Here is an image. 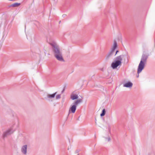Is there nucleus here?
<instances>
[{
	"instance_id": "nucleus-19",
	"label": "nucleus",
	"mask_w": 155,
	"mask_h": 155,
	"mask_svg": "<svg viewBox=\"0 0 155 155\" xmlns=\"http://www.w3.org/2000/svg\"><path fill=\"white\" fill-rule=\"evenodd\" d=\"M119 52V51L118 50H117L116 52V53L114 55V56L116 55L117 53L118 52Z\"/></svg>"
},
{
	"instance_id": "nucleus-14",
	"label": "nucleus",
	"mask_w": 155,
	"mask_h": 155,
	"mask_svg": "<svg viewBox=\"0 0 155 155\" xmlns=\"http://www.w3.org/2000/svg\"><path fill=\"white\" fill-rule=\"evenodd\" d=\"M21 4L20 3H14L12 5H11L10 6V7H18Z\"/></svg>"
},
{
	"instance_id": "nucleus-2",
	"label": "nucleus",
	"mask_w": 155,
	"mask_h": 155,
	"mask_svg": "<svg viewBox=\"0 0 155 155\" xmlns=\"http://www.w3.org/2000/svg\"><path fill=\"white\" fill-rule=\"evenodd\" d=\"M124 55H120L115 58V60L112 63L111 67L113 69L116 68L117 67L121 65L122 61Z\"/></svg>"
},
{
	"instance_id": "nucleus-6",
	"label": "nucleus",
	"mask_w": 155,
	"mask_h": 155,
	"mask_svg": "<svg viewBox=\"0 0 155 155\" xmlns=\"http://www.w3.org/2000/svg\"><path fill=\"white\" fill-rule=\"evenodd\" d=\"M149 56V54H143L142 55L140 61H142L146 63Z\"/></svg>"
},
{
	"instance_id": "nucleus-12",
	"label": "nucleus",
	"mask_w": 155,
	"mask_h": 155,
	"mask_svg": "<svg viewBox=\"0 0 155 155\" xmlns=\"http://www.w3.org/2000/svg\"><path fill=\"white\" fill-rule=\"evenodd\" d=\"M78 96L77 94H72L71 95V98L72 100H74L78 99Z\"/></svg>"
},
{
	"instance_id": "nucleus-10",
	"label": "nucleus",
	"mask_w": 155,
	"mask_h": 155,
	"mask_svg": "<svg viewBox=\"0 0 155 155\" xmlns=\"http://www.w3.org/2000/svg\"><path fill=\"white\" fill-rule=\"evenodd\" d=\"M82 102V100L81 99H79L76 101H75L73 103V104L76 105V106L78 105V104H80Z\"/></svg>"
},
{
	"instance_id": "nucleus-18",
	"label": "nucleus",
	"mask_w": 155,
	"mask_h": 155,
	"mask_svg": "<svg viewBox=\"0 0 155 155\" xmlns=\"http://www.w3.org/2000/svg\"><path fill=\"white\" fill-rule=\"evenodd\" d=\"M79 150H76L75 152V153H78V152H79Z\"/></svg>"
},
{
	"instance_id": "nucleus-16",
	"label": "nucleus",
	"mask_w": 155,
	"mask_h": 155,
	"mask_svg": "<svg viewBox=\"0 0 155 155\" xmlns=\"http://www.w3.org/2000/svg\"><path fill=\"white\" fill-rule=\"evenodd\" d=\"M61 97V94H58L56 96V99L57 100L60 99Z\"/></svg>"
},
{
	"instance_id": "nucleus-3",
	"label": "nucleus",
	"mask_w": 155,
	"mask_h": 155,
	"mask_svg": "<svg viewBox=\"0 0 155 155\" xmlns=\"http://www.w3.org/2000/svg\"><path fill=\"white\" fill-rule=\"evenodd\" d=\"M145 64V63L143 62L142 61H140L137 69V73L138 74H139L140 73L142 70L143 69Z\"/></svg>"
},
{
	"instance_id": "nucleus-17",
	"label": "nucleus",
	"mask_w": 155,
	"mask_h": 155,
	"mask_svg": "<svg viewBox=\"0 0 155 155\" xmlns=\"http://www.w3.org/2000/svg\"><path fill=\"white\" fill-rule=\"evenodd\" d=\"M106 140H107V141H109L110 140V137H104Z\"/></svg>"
},
{
	"instance_id": "nucleus-24",
	"label": "nucleus",
	"mask_w": 155,
	"mask_h": 155,
	"mask_svg": "<svg viewBox=\"0 0 155 155\" xmlns=\"http://www.w3.org/2000/svg\"><path fill=\"white\" fill-rule=\"evenodd\" d=\"M78 155H79V154H78Z\"/></svg>"
},
{
	"instance_id": "nucleus-4",
	"label": "nucleus",
	"mask_w": 155,
	"mask_h": 155,
	"mask_svg": "<svg viewBox=\"0 0 155 155\" xmlns=\"http://www.w3.org/2000/svg\"><path fill=\"white\" fill-rule=\"evenodd\" d=\"M14 131L15 130H13L12 128L8 129L3 134V137H5L11 134H12Z\"/></svg>"
},
{
	"instance_id": "nucleus-11",
	"label": "nucleus",
	"mask_w": 155,
	"mask_h": 155,
	"mask_svg": "<svg viewBox=\"0 0 155 155\" xmlns=\"http://www.w3.org/2000/svg\"><path fill=\"white\" fill-rule=\"evenodd\" d=\"M57 92H56L52 94H48L47 95V97L48 98H54Z\"/></svg>"
},
{
	"instance_id": "nucleus-8",
	"label": "nucleus",
	"mask_w": 155,
	"mask_h": 155,
	"mask_svg": "<svg viewBox=\"0 0 155 155\" xmlns=\"http://www.w3.org/2000/svg\"><path fill=\"white\" fill-rule=\"evenodd\" d=\"M27 145H25L22 146L21 149V152L24 154H26L27 153Z\"/></svg>"
},
{
	"instance_id": "nucleus-7",
	"label": "nucleus",
	"mask_w": 155,
	"mask_h": 155,
	"mask_svg": "<svg viewBox=\"0 0 155 155\" xmlns=\"http://www.w3.org/2000/svg\"><path fill=\"white\" fill-rule=\"evenodd\" d=\"M76 107L77 106L74 104H73L71 106V107H70L69 110L68 115L71 112L73 113H74L75 112L76 109Z\"/></svg>"
},
{
	"instance_id": "nucleus-9",
	"label": "nucleus",
	"mask_w": 155,
	"mask_h": 155,
	"mask_svg": "<svg viewBox=\"0 0 155 155\" xmlns=\"http://www.w3.org/2000/svg\"><path fill=\"white\" fill-rule=\"evenodd\" d=\"M133 84L130 82H128L124 84V87H130L132 86Z\"/></svg>"
},
{
	"instance_id": "nucleus-23",
	"label": "nucleus",
	"mask_w": 155,
	"mask_h": 155,
	"mask_svg": "<svg viewBox=\"0 0 155 155\" xmlns=\"http://www.w3.org/2000/svg\"><path fill=\"white\" fill-rule=\"evenodd\" d=\"M61 21H60L59 22V23H61Z\"/></svg>"
},
{
	"instance_id": "nucleus-20",
	"label": "nucleus",
	"mask_w": 155,
	"mask_h": 155,
	"mask_svg": "<svg viewBox=\"0 0 155 155\" xmlns=\"http://www.w3.org/2000/svg\"><path fill=\"white\" fill-rule=\"evenodd\" d=\"M65 15H62V17H65Z\"/></svg>"
},
{
	"instance_id": "nucleus-1",
	"label": "nucleus",
	"mask_w": 155,
	"mask_h": 155,
	"mask_svg": "<svg viewBox=\"0 0 155 155\" xmlns=\"http://www.w3.org/2000/svg\"><path fill=\"white\" fill-rule=\"evenodd\" d=\"M50 44L52 47V50L55 58L59 61H64L62 52L61 51L58 46L55 43H51Z\"/></svg>"
},
{
	"instance_id": "nucleus-15",
	"label": "nucleus",
	"mask_w": 155,
	"mask_h": 155,
	"mask_svg": "<svg viewBox=\"0 0 155 155\" xmlns=\"http://www.w3.org/2000/svg\"><path fill=\"white\" fill-rule=\"evenodd\" d=\"M106 113V110L105 109H104L102 111V113L100 114V115L101 117L103 116H104Z\"/></svg>"
},
{
	"instance_id": "nucleus-5",
	"label": "nucleus",
	"mask_w": 155,
	"mask_h": 155,
	"mask_svg": "<svg viewBox=\"0 0 155 155\" xmlns=\"http://www.w3.org/2000/svg\"><path fill=\"white\" fill-rule=\"evenodd\" d=\"M114 51L111 50L107 54L105 57L106 60H108L112 57Z\"/></svg>"
},
{
	"instance_id": "nucleus-22",
	"label": "nucleus",
	"mask_w": 155,
	"mask_h": 155,
	"mask_svg": "<svg viewBox=\"0 0 155 155\" xmlns=\"http://www.w3.org/2000/svg\"><path fill=\"white\" fill-rule=\"evenodd\" d=\"M64 89L61 92V93H63L64 92Z\"/></svg>"
},
{
	"instance_id": "nucleus-21",
	"label": "nucleus",
	"mask_w": 155,
	"mask_h": 155,
	"mask_svg": "<svg viewBox=\"0 0 155 155\" xmlns=\"http://www.w3.org/2000/svg\"><path fill=\"white\" fill-rule=\"evenodd\" d=\"M138 74V75L137 76V78L139 77V74Z\"/></svg>"
},
{
	"instance_id": "nucleus-13",
	"label": "nucleus",
	"mask_w": 155,
	"mask_h": 155,
	"mask_svg": "<svg viewBox=\"0 0 155 155\" xmlns=\"http://www.w3.org/2000/svg\"><path fill=\"white\" fill-rule=\"evenodd\" d=\"M117 46V44L116 41H114V44L113 48H111V50H112L115 51V49H116Z\"/></svg>"
}]
</instances>
